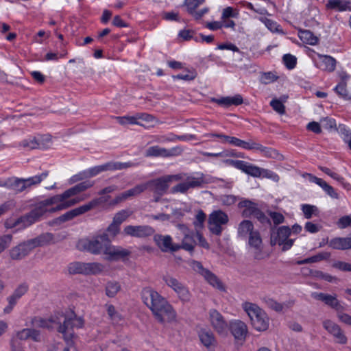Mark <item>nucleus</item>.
I'll use <instances>...</instances> for the list:
<instances>
[{
	"mask_svg": "<svg viewBox=\"0 0 351 351\" xmlns=\"http://www.w3.org/2000/svg\"><path fill=\"white\" fill-rule=\"evenodd\" d=\"M141 298L159 322L169 323L176 320V313L172 306L155 290L144 288L141 291Z\"/></svg>",
	"mask_w": 351,
	"mask_h": 351,
	"instance_id": "f03ea898",
	"label": "nucleus"
},
{
	"mask_svg": "<svg viewBox=\"0 0 351 351\" xmlns=\"http://www.w3.org/2000/svg\"><path fill=\"white\" fill-rule=\"evenodd\" d=\"M300 39L309 45H315L318 41L317 37L313 35L310 30H300L299 32Z\"/></svg>",
	"mask_w": 351,
	"mask_h": 351,
	"instance_id": "79ce46f5",
	"label": "nucleus"
},
{
	"mask_svg": "<svg viewBox=\"0 0 351 351\" xmlns=\"http://www.w3.org/2000/svg\"><path fill=\"white\" fill-rule=\"evenodd\" d=\"M21 145L27 149H38L36 137H30L21 142Z\"/></svg>",
	"mask_w": 351,
	"mask_h": 351,
	"instance_id": "8fccbe9b",
	"label": "nucleus"
},
{
	"mask_svg": "<svg viewBox=\"0 0 351 351\" xmlns=\"http://www.w3.org/2000/svg\"><path fill=\"white\" fill-rule=\"evenodd\" d=\"M177 227L184 236L181 244H179L180 250L184 249L188 252H193L195 245V233L184 224H178Z\"/></svg>",
	"mask_w": 351,
	"mask_h": 351,
	"instance_id": "f3484780",
	"label": "nucleus"
},
{
	"mask_svg": "<svg viewBox=\"0 0 351 351\" xmlns=\"http://www.w3.org/2000/svg\"><path fill=\"white\" fill-rule=\"evenodd\" d=\"M201 342L206 348H210L215 343V338L212 332L206 330H201L199 333Z\"/></svg>",
	"mask_w": 351,
	"mask_h": 351,
	"instance_id": "473e14b6",
	"label": "nucleus"
},
{
	"mask_svg": "<svg viewBox=\"0 0 351 351\" xmlns=\"http://www.w3.org/2000/svg\"><path fill=\"white\" fill-rule=\"evenodd\" d=\"M232 335L237 341H244L248 333L247 326L245 322L236 319L231 321L228 325Z\"/></svg>",
	"mask_w": 351,
	"mask_h": 351,
	"instance_id": "4be33fe9",
	"label": "nucleus"
},
{
	"mask_svg": "<svg viewBox=\"0 0 351 351\" xmlns=\"http://www.w3.org/2000/svg\"><path fill=\"white\" fill-rule=\"evenodd\" d=\"M242 308L249 316L254 329L258 331H265L268 328L269 317L257 304L245 302L242 304Z\"/></svg>",
	"mask_w": 351,
	"mask_h": 351,
	"instance_id": "20e7f679",
	"label": "nucleus"
},
{
	"mask_svg": "<svg viewBox=\"0 0 351 351\" xmlns=\"http://www.w3.org/2000/svg\"><path fill=\"white\" fill-rule=\"evenodd\" d=\"M103 171H106L104 165L96 166L86 170L88 178L94 177Z\"/></svg>",
	"mask_w": 351,
	"mask_h": 351,
	"instance_id": "13d9d810",
	"label": "nucleus"
},
{
	"mask_svg": "<svg viewBox=\"0 0 351 351\" xmlns=\"http://www.w3.org/2000/svg\"><path fill=\"white\" fill-rule=\"evenodd\" d=\"M31 324L34 328H43L52 330L55 327L57 330L62 333L68 346L71 345L73 337V328H81L84 324L81 317H77L73 312L69 314H64L57 312L48 319L40 317H34L32 319Z\"/></svg>",
	"mask_w": 351,
	"mask_h": 351,
	"instance_id": "f257e3e1",
	"label": "nucleus"
},
{
	"mask_svg": "<svg viewBox=\"0 0 351 351\" xmlns=\"http://www.w3.org/2000/svg\"><path fill=\"white\" fill-rule=\"evenodd\" d=\"M337 225L342 229L351 226V215L341 217L337 222Z\"/></svg>",
	"mask_w": 351,
	"mask_h": 351,
	"instance_id": "0e129e2a",
	"label": "nucleus"
},
{
	"mask_svg": "<svg viewBox=\"0 0 351 351\" xmlns=\"http://www.w3.org/2000/svg\"><path fill=\"white\" fill-rule=\"evenodd\" d=\"M47 212H48L47 208H45L43 202H40L27 214L21 216L13 221H6L5 227L7 228L19 227V229H24L39 220Z\"/></svg>",
	"mask_w": 351,
	"mask_h": 351,
	"instance_id": "39448f33",
	"label": "nucleus"
},
{
	"mask_svg": "<svg viewBox=\"0 0 351 351\" xmlns=\"http://www.w3.org/2000/svg\"><path fill=\"white\" fill-rule=\"evenodd\" d=\"M259 20L263 23L265 26L272 32H278L280 31L279 25L274 21L266 17H260Z\"/></svg>",
	"mask_w": 351,
	"mask_h": 351,
	"instance_id": "3c124183",
	"label": "nucleus"
},
{
	"mask_svg": "<svg viewBox=\"0 0 351 351\" xmlns=\"http://www.w3.org/2000/svg\"><path fill=\"white\" fill-rule=\"evenodd\" d=\"M213 101L220 106L228 107L232 105L239 106L243 104V100L241 95H236L233 97H225L219 99H213Z\"/></svg>",
	"mask_w": 351,
	"mask_h": 351,
	"instance_id": "c756f323",
	"label": "nucleus"
},
{
	"mask_svg": "<svg viewBox=\"0 0 351 351\" xmlns=\"http://www.w3.org/2000/svg\"><path fill=\"white\" fill-rule=\"evenodd\" d=\"M12 237L11 234H5L0 237V253L3 252L11 243Z\"/></svg>",
	"mask_w": 351,
	"mask_h": 351,
	"instance_id": "6e6d98bb",
	"label": "nucleus"
},
{
	"mask_svg": "<svg viewBox=\"0 0 351 351\" xmlns=\"http://www.w3.org/2000/svg\"><path fill=\"white\" fill-rule=\"evenodd\" d=\"M107 313L110 318L114 322H119L121 319V315L112 304L107 306Z\"/></svg>",
	"mask_w": 351,
	"mask_h": 351,
	"instance_id": "4d7b16f0",
	"label": "nucleus"
},
{
	"mask_svg": "<svg viewBox=\"0 0 351 351\" xmlns=\"http://www.w3.org/2000/svg\"><path fill=\"white\" fill-rule=\"evenodd\" d=\"M254 231V225L249 220H243L239 225L238 234L241 237H246L247 234L250 235Z\"/></svg>",
	"mask_w": 351,
	"mask_h": 351,
	"instance_id": "72a5a7b5",
	"label": "nucleus"
},
{
	"mask_svg": "<svg viewBox=\"0 0 351 351\" xmlns=\"http://www.w3.org/2000/svg\"><path fill=\"white\" fill-rule=\"evenodd\" d=\"M104 267L99 263L73 262L69 265L71 274L97 275L103 271Z\"/></svg>",
	"mask_w": 351,
	"mask_h": 351,
	"instance_id": "6e6552de",
	"label": "nucleus"
},
{
	"mask_svg": "<svg viewBox=\"0 0 351 351\" xmlns=\"http://www.w3.org/2000/svg\"><path fill=\"white\" fill-rule=\"evenodd\" d=\"M95 184L94 181L86 180L75 185L78 192L80 193L91 188Z\"/></svg>",
	"mask_w": 351,
	"mask_h": 351,
	"instance_id": "e2e57ef3",
	"label": "nucleus"
},
{
	"mask_svg": "<svg viewBox=\"0 0 351 351\" xmlns=\"http://www.w3.org/2000/svg\"><path fill=\"white\" fill-rule=\"evenodd\" d=\"M209 318L213 328L218 334L223 336L227 335L228 324L219 311L211 309L209 311Z\"/></svg>",
	"mask_w": 351,
	"mask_h": 351,
	"instance_id": "2eb2a0df",
	"label": "nucleus"
},
{
	"mask_svg": "<svg viewBox=\"0 0 351 351\" xmlns=\"http://www.w3.org/2000/svg\"><path fill=\"white\" fill-rule=\"evenodd\" d=\"M349 5L350 2L346 0H329L326 7L330 9L343 11L349 8Z\"/></svg>",
	"mask_w": 351,
	"mask_h": 351,
	"instance_id": "e433bc0d",
	"label": "nucleus"
},
{
	"mask_svg": "<svg viewBox=\"0 0 351 351\" xmlns=\"http://www.w3.org/2000/svg\"><path fill=\"white\" fill-rule=\"evenodd\" d=\"M133 212L130 209H123L119 211L115 214L113 221L117 224L121 225L124 221H125L130 216L132 215Z\"/></svg>",
	"mask_w": 351,
	"mask_h": 351,
	"instance_id": "c03bdc74",
	"label": "nucleus"
},
{
	"mask_svg": "<svg viewBox=\"0 0 351 351\" xmlns=\"http://www.w3.org/2000/svg\"><path fill=\"white\" fill-rule=\"evenodd\" d=\"M131 252L121 246H114L109 243L108 247H106L104 259L108 261H125L130 256Z\"/></svg>",
	"mask_w": 351,
	"mask_h": 351,
	"instance_id": "4468645a",
	"label": "nucleus"
},
{
	"mask_svg": "<svg viewBox=\"0 0 351 351\" xmlns=\"http://www.w3.org/2000/svg\"><path fill=\"white\" fill-rule=\"evenodd\" d=\"M270 106L272 108L280 114H283L285 112V106L278 99H273L270 101Z\"/></svg>",
	"mask_w": 351,
	"mask_h": 351,
	"instance_id": "5fc2aeb1",
	"label": "nucleus"
},
{
	"mask_svg": "<svg viewBox=\"0 0 351 351\" xmlns=\"http://www.w3.org/2000/svg\"><path fill=\"white\" fill-rule=\"evenodd\" d=\"M145 191V186L143 184L136 185L134 187L121 193L123 201L133 197H136Z\"/></svg>",
	"mask_w": 351,
	"mask_h": 351,
	"instance_id": "f704fd0d",
	"label": "nucleus"
},
{
	"mask_svg": "<svg viewBox=\"0 0 351 351\" xmlns=\"http://www.w3.org/2000/svg\"><path fill=\"white\" fill-rule=\"evenodd\" d=\"M248 243L250 247L254 250L261 251L262 248V239L260 233L257 230H254L249 235Z\"/></svg>",
	"mask_w": 351,
	"mask_h": 351,
	"instance_id": "c9c22d12",
	"label": "nucleus"
},
{
	"mask_svg": "<svg viewBox=\"0 0 351 351\" xmlns=\"http://www.w3.org/2000/svg\"><path fill=\"white\" fill-rule=\"evenodd\" d=\"M260 173L261 176H263V178H271L276 182H278L279 180V176L276 173L270 170L261 169Z\"/></svg>",
	"mask_w": 351,
	"mask_h": 351,
	"instance_id": "69168bd1",
	"label": "nucleus"
},
{
	"mask_svg": "<svg viewBox=\"0 0 351 351\" xmlns=\"http://www.w3.org/2000/svg\"><path fill=\"white\" fill-rule=\"evenodd\" d=\"M348 76L346 74L341 76V81L334 88L338 95L346 100H351V93L346 88V80Z\"/></svg>",
	"mask_w": 351,
	"mask_h": 351,
	"instance_id": "2f4dec72",
	"label": "nucleus"
},
{
	"mask_svg": "<svg viewBox=\"0 0 351 351\" xmlns=\"http://www.w3.org/2000/svg\"><path fill=\"white\" fill-rule=\"evenodd\" d=\"M276 79L277 77L271 72H268L262 75L261 80L262 83L267 84L274 82Z\"/></svg>",
	"mask_w": 351,
	"mask_h": 351,
	"instance_id": "774afa93",
	"label": "nucleus"
},
{
	"mask_svg": "<svg viewBox=\"0 0 351 351\" xmlns=\"http://www.w3.org/2000/svg\"><path fill=\"white\" fill-rule=\"evenodd\" d=\"M53 241V234L51 233H44L36 238L30 239V243L34 248L40 246H45L50 244Z\"/></svg>",
	"mask_w": 351,
	"mask_h": 351,
	"instance_id": "7c9ffc66",
	"label": "nucleus"
},
{
	"mask_svg": "<svg viewBox=\"0 0 351 351\" xmlns=\"http://www.w3.org/2000/svg\"><path fill=\"white\" fill-rule=\"evenodd\" d=\"M123 233L132 237L145 238L152 235L154 233V229L148 225H129L124 228Z\"/></svg>",
	"mask_w": 351,
	"mask_h": 351,
	"instance_id": "aec40b11",
	"label": "nucleus"
},
{
	"mask_svg": "<svg viewBox=\"0 0 351 351\" xmlns=\"http://www.w3.org/2000/svg\"><path fill=\"white\" fill-rule=\"evenodd\" d=\"M38 149H46L52 145V138L49 134H45L37 138Z\"/></svg>",
	"mask_w": 351,
	"mask_h": 351,
	"instance_id": "de8ad7c7",
	"label": "nucleus"
},
{
	"mask_svg": "<svg viewBox=\"0 0 351 351\" xmlns=\"http://www.w3.org/2000/svg\"><path fill=\"white\" fill-rule=\"evenodd\" d=\"M330 256V254L329 252H322V253H319L315 256H313L311 257L300 261L298 262V264L303 265V264L316 263V262L321 261L322 260L328 259Z\"/></svg>",
	"mask_w": 351,
	"mask_h": 351,
	"instance_id": "ea45409f",
	"label": "nucleus"
},
{
	"mask_svg": "<svg viewBox=\"0 0 351 351\" xmlns=\"http://www.w3.org/2000/svg\"><path fill=\"white\" fill-rule=\"evenodd\" d=\"M311 295L314 299L324 302L325 304L338 312L343 310V307L337 300L336 295H332L324 293L314 292Z\"/></svg>",
	"mask_w": 351,
	"mask_h": 351,
	"instance_id": "5701e85b",
	"label": "nucleus"
},
{
	"mask_svg": "<svg viewBox=\"0 0 351 351\" xmlns=\"http://www.w3.org/2000/svg\"><path fill=\"white\" fill-rule=\"evenodd\" d=\"M88 179L86 170L81 171L73 176H71L69 180V184H73L74 183H76L80 181H82L84 180Z\"/></svg>",
	"mask_w": 351,
	"mask_h": 351,
	"instance_id": "052dcab7",
	"label": "nucleus"
},
{
	"mask_svg": "<svg viewBox=\"0 0 351 351\" xmlns=\"http://www.w3.org/2000/svg\"><path fill=\"white\" fill-rule=\"evenodd\" d=\"M344 242V238H335L328 242V245L333 249L343 250Z\"/></svg>",
	"mask_w": 351,
	"mask_h": 351,
	"instance_id": "bf43d9fd",
	"label": "nucleus"
},
{
	"mask_svg": "<svg viewBox=\"0 0 351 351\" xmlns=\"http://www.w3.org/2000/svg\"><path fill=\"white\" fill-rule=\"evenodd\" d=\"M205 0H184V5L186 12L195 19H201L209 11V8L204 7L197 10V8L202 5Z\"/></svg>",
	"mask_w": 351,
	"mask_h": 351,
	"instance_id": "6ab92c4d",
	"label": "nucleus"
},
{
	"mask_svg": "<svg viewBox=\"0 0 351 351\" xmlns=\"http://www.w3.org/2000/svg\"><path fill=\"white\" fill-rule=\"evenodd\" d=\"M34 249L33 245L30 243V239H29L12 247L10 251V255L13 260H21Z\"/></svg>",
	"mask_w": 351,
	"mask_h": 351,
	"instance_id": "b1692460",
	"label": "nucleus"
},
{
	"mask_svg": "<svg viewBox=\"0 0 351 351\" xmlns=\"http://www.w3.org/2000/svg\"><path fill=\"white\" fill-rule=\"evenodd\" d=\"M197 76V73L195 70L189 71L186 74H178L173 76L174 79L183 80L186 81H190L194 80Z\"/></svg>",
	"mask_w": 351,
	"mask_h": 351,
	"instance_id": "680f3d73",
	"label": "nucleus"
},
{
	"mask_svg": "<svg viewBox=\"0 0 351 351\" xmlns=\"http://www.w3.org/2000/svg\"><path fill=\"white\" fill-rule=\"evenodd\" d=\"M284 64L289 69H293L295 68L297 63V58L291 54H285L282 57Z\"/></svg>",
	"mask_w": 351,
	"mask_h": 351,
	"instance_id": "864d4df0",
	"label": "nucleus"
},
{
	"mask_svg": "<svg viewBox=\"0 0 351 351\" xmlns=\"http://www.w3.org/2000/svg\"><path fill=\"white\" fill-rule=\"evenodd\" d=\"M110 243L107 234H103L91 240H87L81 242L84 250L88 251L93 254H99L103 253Z\"/></svg>",
	"mask_w": 351,
	"mask_h": 351,
	"instance_id": "1a4fd4ad",
	"label": "nucleus"
},
{
	"mask_svg": "<svg viewBox=\"0 0 351 351\" xmlns=\"http://www.w3.org/2000/svg\"><path fill=\"white\" fill-rule=\"evenodd\" d=\"M319 61L317 62V66L323 71L332 72L336 67V60L327 55L318 54Z\"/></svg>",
	"mask_w": 351,
	"mask_h": 351,
	"instance_id": "cd10ccee",
	"label": "nucleus"
},
{
	"mask_svg": "<svg viewBox=\"0 0 351 351\" xmlns=\"http://www.w3.org/2000/svg\"><path fill=\"white\" fill-rule=\"evenodd\" d=\"M321 122L326 129L330 130L336 128V121L333 119L325 117L321 119Z\"/></svg>",
	"mask_w": 351,
	"mask_h": 351,
	"instance_id": "338daca9",
	"label": "nucleus"
},
{
	"mask_svg": "<svg viewBox=\"0 0 351 351\" xmlns=\"http://www.w3.org/2000/svg\"><path fill=\"white\" fill-rule=\"evenodd\" d=\"M121 290V285L118 282L110 281L106 285V294L109 298H114Z\"/></svg>",
	"mask_w": 351,
	"mask_h": 351,
	"instance_id": "a19ab883",
	"label": "nucleus"
},
{
	"mask_svg": "<svg viewBox=\"0 0 351 351\" xmlns=\"http://www.w3.org/2000/svg\"><path fill=\"white\" fill-rule=\"evenodd\" d=\"M162 280L165 282V284L171 288L178 295L179 298L182 302H189L191 298V294L188 289L178 279L170 276L169 274H166L162 276Z\"/></svg>",
	"mask_w": 351,
	"mask_h": 351,
	"instance_id": "f8f14e48",
	"label": "nucleus"
},
{
	"mask_svg": "<svg viewBox=\"0 0 351 351\" xmlns=\"http://www.w3.org/2000/svg\"><path fill=\"white\" fill-rule=\"evenodd\" d=\"M263 301L268 308L274 310L277 312L282 311L284 308L283 304L279 303L277 301L269 297H265L263 299Z\"/></svg>",
	"mask_w": 351,
	"mask_h": 351,
	"instance_id": "49530a36",
	"label": "nucleus"
},
{
	"mask_svg": "<svg viewBox=\"0 0 351 351\" xmlns=\"http://www.w3.org/2000/svg\"><path fill=\"white\" fill-rule=\"evenodd\" d=\"M29 287L27 284L22 283L16 288L14 293L9 297L13 298L14 300L17 302V300L27 291Z\"/></svg>",
	"mask_w": 351,
	"mask_h": 351,
	"instance_id": "09e8293b",
	"label": "nucleus"
},
{
	"mask_svg": "<svg viewBox=\"0 0 351 351\" xmlns=\"http://www.w3.org/2000/svg\"><path fill=\"white\" fill-rule=\"evenodd\" d=\"M193 269L202 276L211 286L217 289L224 291L225 287L221 281L208 269L204 268L200 262L193 261L191 264Z\"/></svg>",
	"mask_w": 351,
	"mask_h": 351,
	"instance_id": "9d476101",
	"label": "nucleus"
},
{
	"mask_svg": "<svg viewBox=\"0 0 351 351\" xmlns=\"http://www.w3.org/2000/svg\"><path fill=\"white\" fill-rule=\"evenodd\" d=\"M183 149L180 146H176L171 149H166L158 145L148 147L145 151L146 157H163L169 158L177 156L182 154Z\"/></svg>",
	"mask_w": 351,
	"mask_h": 351,
	"instance_id": "ddd939ff",
	"label": "nucleus"
},
{
	"mask_svg": "<svg viewBox=\"0 0 351 351\" xmlns=\"http://www.w3.org/2000/svg\"><path fill=\"white\" fill-rule=\"evenodd\" d=\"M106 171H114L127 169L134 166V164L130 162H110L104 164Z\"/></svg>",
	"mask_w": 351,
	"mask_h": 351,
	"instance_id": "58836bf2",
	"label": "nucleus"
},
{
	"mask_svg": "<svg viewBox=\"0 0 351 351\" xmlns=\"http://www.w3.org/2000/svg\"><path fill=\"white\" fill-rule=\"evenodd\" d=\"M16 193H21L27 188L25 178H11L8 179L2 184Z\"/></svg>",
	"mask_w": 351,
	"mask_h": 351,
	"instance_id": "bb28decb",
	"label": "nucleus"
},
{
	"mask_svg": "<svg viewBox=\"0 0 351 351\" xmlns=\"http://www.w3.org/2000/svg\"><path fill=\"white\" fill-rule=\"evenodd\" d=\"M71 197H73V195L71 194V192H70V190L67 189L62 194L54 195L42 202L45 208H47L48 206L60 203L56 207L48 209V212L53 213L67 208L84 199V198H73L68 201H65V199H69Z\"/></svg>",
	"mask_w": 351,
	"mask_h": 351,
	"instance_id": "423d86ee",
	"label": "nucleus"
},
{
	"mask_svg": "<svg viewBox=\"0 0 351 351\" xmlns=\"http://www.w3.org/2000/svg\"><path fill=\"white\" fill-rule=\"evenodd\" d=\"M49 176V171H45L40 175H36L28 178H25L26 185L27 188L38 185Z\"/></svg>",
	"mask_w": 351,
	"mask_h": 351,
	"instance_id": "4c0bfd02",
	"label": "nucleus"
},
{
	"mask_svg": "<svg viewBox=\"0 0 351 351\" xmlns=\"http://www.w3.org/2000/svg\"><path fill=\"white\" fill-rule=\"evenodd\" d=\"M242 204L243 206L245 208L243 212V215L244 216L252 215L262 223L267 220V218L265 216V215L262 211H261L258 208H256L255 204L252 203L249 200H245L243 202Z\"/></svg>",
	"mask_w": 351,
	"mask_h": 351,
	"instance_id": "a878e982",
	"label": "nucleus"
},
{
	"mask_svg": "<svg viewBox=\"0 0 351 351\" xmlns=\"http://www.w3.org/2000/svg\"><path fill=\"white\" fill-rule=\"evenodd\" d=\"M323 326L336 339L337 343L341 344H346L347 343V337L337 324L331 320H325L323 322Z\"/></svg>",
	"mask_w": 351,
	"mask_h": 351,
	"instance_id": "393cba45",
	"label": "nucleus"
},
{
	"mask_svg": "<svg viewBox=\"0 0 351 351\" xmlns=\"http://www.w3.org/2000/svg\"><path fill=\"white\" fill-rule=\"evenodd\" d=\"M85 213H86V210L84 205H82L80 207L72 209V210L65 213L64 214L62 215L59 217L54 219L53 223L60 224L63 222L70 221V220L73 219V218H75V217L82 215Z\"/></svg>",
	"mask_w": 351,
	"mask_h": 351,
	"instance_id": "c85d7f7f",
	"label": "nucleus"
},
{
	"mask_svg": "<svg viewBox=\"0 0 351 351\" xmlns=\"http://www.w3.org/2000/svg\"><path fill=\"white\" fill-rule=\"evenodd\" d=\"M228 216L221 210L213 211L208 219V228L210 231L216 235H220L222 232V226L228 222Z\"/></svg>",
	"mask_w": 351,
	"mask_h": 351,
	"instance_id": "9b49d317",
	"label": "nucleus"
},
{
	"mask_svg": "<svg viewBox=\"0 0 351 351\" xmlns=\"http://www.w3.org/2000/svg\"><path fill=\"white\" fill-rule=\"evenodd\" d=\"M142 184L145 186V191L149 189L154 194L158 195H163L169 188V182L165 176Z\"/></svg>",
	"mask_w": 351,
	"mask_h": 351,
	"instance_id": "a211bd4d",
	"label": "nucleus"
},
{
	"mask_svg": "<svg viewBox=\"0 0 351 351\" xmlns=\"http://www.w3.org/2000/svg\"><path fill=\"white\" fill-rule=\"evenodd\" d=\"M291 234V229L289 226H282L277 229H271L270 234V244H278L282 246V251L289 250L293 245L294 239H289Z\"/></svg>",
	"mask_w": 351,
	"mask_h": 351,
	"instance_id": "0eeeda50",
	"label": "nucleus"
},
{
	"mask_svg": "<svg viewBox=\"0 0 351 351\" xmlns=\"http://www.w3.org/2000/svg\"><path fill=\"white\" fill-rule=\"evenodd\" d=\"M154 241L162 252L173 253L180 250L179 244L174 243L169 235L156 234Z\"/></svg>",
	"mask_w": 351,
	"mask_h": 351,
	"instance_id": "dca6fc26",
	"label": "nucleus"
},
{
	"mask_svg": "<svg viewBox=\"0 0 351 351\" xmlns=\"http://www.w3.org/2000/svg\"><path fill=\"white\" fill-rule=\"evenodd\" d=\"M168 182H171L173 180H184V182L180 183L171 188V193H185L190 189L202 187L206 182L204 180V174H201L200 177L195 178L193 176H187L185 173H180L176 175L165 176Z\"/></svg>",
	"mask_w": 351,
	"mask_h": 351,
	"instance_id": "7ed1b4c3",
	"label": "nucleus"
},
{
	"mask_svg": "<svg viewBox=\"0 0 351 351\" xmlns=\"http://www.w3.org/2000/svg\"><path fill=\"white\" fill-rule=\"evenodd\" d=\"M226 164L230 165L235 168L241 170L243 172L255 178L261 177V168L249 164L248 162L243 160H234L227 159L225 160Z\"/></svg>",
	"mask_w": 351,
	"mask_h": 351,
	"instance_id": "412c9836",
	"label": "nucleus"
},
{
	"mask_svg": "<svg viewBox=\"0 0 351 351\" xmlns=\"http://www.w3.org/2000/svg\"><path fill=\"white\" fill-rule=\"evenodd\" d=\"M110 198V196H103L100 197H97L95 199H93L90 202H88L86 204H84V206L85 207V209L86 212L95 208V207L98 206L99 205L104 204Z\"/></svg>",
	"mask_w": 351,
	"mask_h": 351,
	"instance_id": "a18cd8bd",
	"label": "nucleus"
},
{
	"mask_svg": "<svg viewBox=\"0 0 351 351\" xmlns=\"http://www.w3.org/2000/svg\"><path fill=\"white\" fill-rule=\"evenodd\" d=\"M302 210L306 219H311L313 215H318L319 210L317 206L311 204H302Z\"/></svg>",
	"mask_w": 351,
	"mask_h": 351,
	"instance_id": "37998d69",
	"label": "nucleus"
},
{
	"mask_svg": "<svg viewBox=\"0 0 351 351\" xmlns=\"http://www.w3.org/2000/svg\"><path fill=\"white\" fill-rule=\"evenodd\" d=\"M259 151L263 153L264 155L267 157L275 159H280L282 157V156L278 153L276 150L263 147V145H261V148L259 149Z\"/></svg>",
	"mask_w": 351,
	"mask_h": 351,
	"instance_id": "603ef678",
	"label": "nucleus"
}]
</instances>
